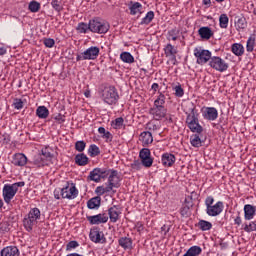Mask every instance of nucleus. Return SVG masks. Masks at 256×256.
I'll return each mask as SVG.
<instances>
[{
	"instance_id": "nucleus-1",
	"label": "nucleus",
	"mask_w": 256,
	"mask_h": 256,
	"mask_svg": "<svg viewBox=\"0 0 256 256\" xmlns=\"http://www.w3.org/2000/svg\"><path fill=\"white\" fill-rule=\"evenodd\" d=\"M184 113L186 115V126L191 131V133H197L201 135L203 133V126L199 123V110L193 102H187L184 108Z\"/></svg>"
},
{
	"instance_id": "nucleus-2",
	"label": "nucleus",
	"mask_w": 256,
	"mask_h": 256,
	"mask_svg": "<svg viewBox=\"0 0 256 256\" xmlns=\"http://www.w3.org/2000/svg\"><path fill=\"white\" fill-rule=\"evenodd\" d=\"M41 220V210L39 208H31L28 214L23 219L24 229L31 233L35 225Z\"/></svg>"
},
{
	"instance_id": "nucleus-3",
	"label": "nucleus",
	"mask_w": 256,
	"mask_h": 256,
	"mask_svg": "<svg viewBox=\"0 0 256 256\" xmlns=\"http://www.w3.org/2000/svg\"><path fill=\"white\" fill-rule=\"evenodd\" d=\"M215 198L213 196H208L205 199V205H206V214L209 217H218V215L223 213L224 205L223 202L218 201L215 204Z\"/></svg>"
},
{
	"instance_id": "nucleus-4",
	"label": "nucleus",
	"mask_w": 256,
	"mask_h": 256,
	"mask_svg": "<svg viewBox=\"0 0 256 256\" xmlns=\"http://www.w3.org/2000/svg\"><path fill=\"white\" fill-rule=\"evenodd\" d=\"M19 187H25V182H16L13 184H5L2 189V197L9 205L11 203V200L17 195V192L19 191Z\"/></svg>"
},
{
	"instance_id": "nucleus-5",
	"label": "nucleus",
	"mask_w": 256,
	"mask_h": 256,
	"mask_svg": "<svg viewBox=\"0 0 256 256\" xmlns=\"http://www.w3.org/2000/svg\"><path fill=\"white\" fill-rule=\"evenodd\" d=\"M101 99L106 105H115L119 101V93L114 86H107L101 92Z\"/></svg>"
},
{
	"instance_id": "nucleus-6",
	"label": "nucleus",
	"mask_w": 256,
	"mask_h": 256,
	"mask_svg": "<svg viewBox=\"0 0 256 256\" xmlns=\"http://www.w3.org/2000/svg\"><path fill=\"white\" fill-rule=\"evenodd\" d=\"M111 29L109 22L101 20L100 18H94L90 20L91 33H98V35H105Z\"/></svg>"
},
{
	"instance_id": "nucleus-7",
	"label": "nucleus",
	"mask_w": 256,
	"mask_h": 256,
	"mask_svg": "<svg viewBox=\"0 0 256 256\" xmlns=\"http://www.w3.org/2000/svg\"><path fill=\"white\" fill-rule=\"evenodd\" d=\"M99 53H101V49H99V47L90 46L76 56V61H95V59L99 57Z\"/></svg>"
},
{
	"instance_id": "nucleus-8",
	"label": "nucleus",
	"mask_w": 256,
	"mask_h": 256,
	"mask_svg": "<svg viewBox=\"0 0 256 256\" xmlns=\"http://www.w3.org/2000/svg\"><path fill=\"white\" fill-rule=\"evenodd\" d=\"M53 161V154L49 151V148H42L41 154L34 159V165L36 167H45L51 165Z\"/></svg>"
},
{
	"instance_id": "nucleus-9",
	"label": "nucleus",
	"mask_w": 256,
	"mask_h": 256,
	"mask_svg": "<svg viewBox=\"0 0 256 256\" xmlns=\"http://www.w3.org/2000/svg\"><path fill=\"white\" fill-rule=\"evenodd\" d=\"M62 199H77L79 195V190H77V186L73 182H66L65 186L60 190Z\"/></svg>"
},
{
	"instance_id": "nucleus-10",
	"label": "nucleus",
	"mask_w": 256,
	"mask_h": 256,
	"mask_svg": "<svg viewBox=\"0 0 256 256\" xmlns=\"http://www.w3.org/2000/svg\"><path fill=\"white\" fill-rule=\"evenodd\" d=\"M194 57L198 65H205L211 61V51L205 50L202 47L194 48Z\"/></svg>"
},
{
	"instance_id": "nucleus-11",
	"label": "nucleus",
	"mask_w": 256,
	"mask_h": 256,
	"mask_svg": "<svg viewBox=\"0 0 256 256\" xmlns=\"http://www.w3.org/2000/svg\"><path fill=\"white\" fill-rule=\"evenodd\" d=\"M209 65L212 69L218 71L219 73H225V71L229 69V64L219 56H213L209 61Z\"/></svg>"
},
{
	"instance_id": "nucleus-12",
	"label": "nucleus",
	"mask_w": 256,
	"mask_h": 256,
	"mask_svg": "<svg viewBox=\"0 0 256 256\" xmlns=\"http://www.w3.org/2000/svg\"><path fill=\"white\" fill-rule=\"evenodd\" d=\"M200 113L205 121H217L219 117V111L215 107L203 106Z\"/></svg>"
},
{
	"instance_id": "nucleus-13",
	"label": "nucleus",
	"mask_w": 256,
	"mask_h": 256,
	"mask_svg": "<svg viewBox=\"0 0 256 256\" xmlns=\"http://www.w3.org/2000/svg\"><path fill=\"white\" fill-rule=\"evenodd\" d=\"M109 177V172L105 168H94L92 171H90L88 179L90 181H94V183H99L101 179H107Z\"/></svg>"
},
{
	"instance_id": "nucleus-14",
	"label": "nucleus",
	"mask_w": 256,
	"mask_h": 256,
	"mask_svg": "<svg viewBox=\"0 0 256 256\" xmlns=\"http://www.w3.org/2000/svg\"><path fill=\"white\" fill-rule=\"evenodd\" d=\"M120 183L119 172L117 170H108V187L113 191V189L120 187Z\"/></svg>"
},
{
	"instance_id": "nucleus-15",
	"label": "nucleus",
	"mask_w": 256,
	"mask_h": 256,
	"mask_svg": "<svg viewBox=\"0 0 256 256\" xmlns=\"http://www.w3.org/2000/svg\"><path fill=\"white\" fill-rule=\"evenodd\" d=\"M89 238L92 243H105L107 241L105 234L99 227H94L90 230Z\"/></svg>"
},
{
	"instance_id": "nucleus-16",
	"label": "nucleus",
	"mask_w": 256,
	"mask_h": 256,
	"mask_svg": "<svg viewBox=\"0 0 256 256\" xmlns=\"http://www.w3.org/2000/svg\"><path fill=\"white\" fill-rule=\"evenodd\" d=\"M139 157L141 159L143 167H152L153 158H151V150L149 148H143L139 152Z\"/></svg>"
},
{
	"instance_id": "nucleus-17",
	"label": "nucleus",
	"mask_w": 256,
	"mask_h": 256,
	"mask_svg": "<svg viewBox=\"0 0 256 256\" xmlns=\"http://www.w3.org/2000/svg\"><path fill=\"white\" fill-rule=\"evenodd\" d=\"M149 113L155 121H161L167 115V109L165 107L153 106L150 108Z\"/></svg>"
},
{
	"instance_id": "nucleus-18",
	"label": "nucleus",
	"mask_w": 256,
	"mask_h": 256,
	"mask_svg": "<svg viewBox=\"0 0 256 256\" xmlns=\"http://www.w3.org/2000/svg\"><path fill=\"white\" fill-rule=\"evenodd\" d=\"M87 221H89L90 225H101L109 221V216H107L105 213L87 216Z\"/></svg>"
},
{
	"instance_id": "nucleus-19",
	"label": "nucleus",
	"mask_w": 256,
	"mask_h": 256,
	"mask_svg": "<svg viewBox=\"0 0 256 256\" xmlns=\"http://www.w3.org/2000/svg\"><path fill=\"white\" fill-rule=\"evenodd\" d=\"M12 164L15 167H25L27 165V156L23 153H16L12 156Z\"/></svg>"
},
{
	"instance_id": "nucleus-20",
	"label": "nucleus",
	"mask_w": 256,
	"mask_h": 256,
	"mask_svg": "<svg viewBox=\"0 0 256 256\" xmlns=\"http://www.w3.org/2000/svg\"><path fill=\"white\" fill-rule=\"evenodd\" d=\"M128 9L130 11V15H138V17H141V15H143L142 3L131 1L128 4Z\"/></svg>"
},
{
	"instance_id": "nucleus-21",
	"label": "nucleus",
	"mask_w": 256,
	"mask_h": 256,
	"mask_svg": "<svg viewBox=\"0 0 256 256\" xmlns=\"http://www.w3.org/2000/svg\"><path fill=\"white\" fill-rule=\"evenodd\" d=\"M108 215L111 223H117L119 221V216L121 215V208L119 206H112L108 210Z\"/></svg>"
},
{
	"instance_id": "nucleus-22",
	"label": "nucleus",
	"mask_w": 256,
	"mask_h": 256,
	"mask_svg": "<svg viewBox=\"0 0 256 256\" xmlns=\"http://www.w3.org/2000/svg\"><path fill=\"white\" fill-rule=\"evenodd\" d=\"M161 161L164 167H173V165H175L176 158L175 155L171 153H164L162 154Z\"/></svg>"
},
{
	"instance_id": "nucleus-23",
	"label": "nucleus",
	"mask_w": 256,
	"mask_h": 256,
	"mask_svg": "<svg viewBox=\"0 0 256 256\" xmlns=\"http://www.w3.org/2000/svg\"><path fill=\"white\" fill-rule=\"evenodd\" d=\"M166 57H169L170 61H177V48L172 44H167L164 48Z\"/></svg>"
},
{
	"instance_id": "nucleus-24",
	"label": "nucleus",
	"mask_w": 256,
	"mask_h": 256,
	"mask_svg": "<svg viewBox=\"0 0 256 256\" xmlns=\"http://www.w3.org/2000/svg\"><path fill=\"white\" fill-rule=\"evenodd\" d=\"M256 213V207L251 204H246L244 206V219L246 221H251L254 219Z\"/></svg>"
},
{
	"instance_id": "nucleus-25",
	"label": "nucleus",
	"mask_w": 256,
	"mask_h": 256,
	"mask_svg": "<svg viewBox=\"0 0 256 256\" xmlns=\"http://www.w3.org/2000/svg\"><path fill=\"white\" fill-rule=\"evenodd\" d=\"M1 256H19V248L17 246H6L4 247L1 252Z\"/></svg>"
},
{
	"instance_id": "nucleus-26",
	"label": "nucleus",
	"mask_w": 256,
	"mask_h": 256,
	"mask_svg": "<svg viewBox=\"0 0 256 256\" xmlns=\"http://www.w3.org/2000/svg\"><path fill=\"white\" fill-rule=\"evenodd\" d=\"M118 244L124 251H131V249H133V240L129 237H121L118 240Z\"/></svg>"
},
{
	"instance_id": "nucleus-27",
	"label": "nucleus",
	"mask_w": 256,
	"mask_h": 256,
	"mask_svg": "<svg viewBox=\"0 0 256 256\" xmlns=\"http://www.w3.org/2000/svg\"><path fill=\"white\" fill-rule=\"evenodd\" d=\"M140 141L143 147H147V145H151L153 143V134L149 131H144L140 134Z\"/></svg>"
},
{
	"instance_id": "nucleus-28",
	"label": "nucleus",
	"mask_w": 256,
	"mask_h": 256,
	"mask_svg": "<svg viewBox=\"0 0 256 256\" xmlns=\"http://www.w3.org/2000/svg\"><path fill=\"white\" fill-rule=\"evenodd\" d=\"M75 163L79 167H85L89 163V157L85 153H80L75 156Z\"/></svg>"
},
{
	"instance_id": "nucleus-29",
	"label": "nucleus",
	"mask_w": 256,
	"mask_h": 256,
	"mask_svg": "<svg viewBox=\"0 0 256 256\" xmlns=\"http://www.w3.org/2000/svg\"><path fill=\"white\" fill-rule=\"evenodd\" d=\"M198 34L200 35L201 39L209 40L210 37H213V30L209 27H201L198 30Z\"/></svg>"
},
{
	"instance_id": "nucleus-30",
	"label": "nucleus",
	"mask_w": 256,
	"mask_h": 256,
	"mask_svg": "<svg viewBox=\"0 0 256 256\" xmlns=\"http://www.w3.org/2000/svg\"><path fill=\"white\" fill-rule=\"evenodd\" d=\"M76 31L81 34H86L88 33V31H91V20L89 21L88 24L85 22L78 23L76 27Z\"/></svg>"
},
{
	"instance_id": "nucleus-31",
	"label": "nucleus",
	"mask_w": 256,
	"mask_h": 256,
	"mask_svg": "<svg viewBox=\"0 0 256 256\" xmlns=\"http://www.w3.org/2000/svg\"><path fill=\"white\" fill-rule=\"evenodd\" d=\"M231 49L232 53H234L236 57H241L245 53V47H243L240 43H234Z\"/></svg>"
},
{
	"instance_id": "nucleus-32",
	"label": "nucleus",
	"mask_w": 256,
	"mask_h": 256,
	"mask_svg": "<svg viewBox=\"0 0 256 256\" xmlns=\"http://www.w3.org/2000/svg\"><path fill=\"white\" fill-rule=\"evenodd\" d=\"M36 115L39 119H47V117H49V109L45 106H39L36 109Z\"/></svg>"
},
{
	"instance_id": "nucleus-33",
	"label": "nucleus",
	"mask_w": 256,
	"mask_h": 256,
	"mask_svg": "<svg viewBox=\"0 0 256 256\" xmlns=\"http://www.w3.org/2000/svg\"><path fill=\"white\" fill-rule=\"evenodd\" d=\"M120 59L123 63H128V65L135 63V57H133L129 52H122L120 54Z\"/></svg>"
},
{
	"instance_id": "nucleus-34",
	"label": "nucleus",
	"mask_w": 256,
	"mask_h": 256,
	"mask_svg": "<svg viewBox=\"0 0 256 256\" xmlns=\"http://www.w3.org/2000/svg\"><path fill=\"white\" fill-rule=\"evenodd\" d=\"M198 228L200 231H211L213 224L207 220H199Z\"/></svg>"
},
{
	"instance_id": "nucleus-35",
	"label": "nucleus",
	"mask_w": 256,
	"mask_h": 256,
	"mask_svg": "<svg viewBox=\"0 0 256 256\" xmlns=\"http://www.w3.org/2000/svg\"><path fill=\"white\" fill-rule=\"evenodd\" d=\"M101 205V198L100 197H94L90 199L87 203L88 209H97Z\"/></svg>"
},
{
	"instance_id": "nucleus-36",
	"label": "nucleus",
	"mask_w": 256,
	"mask_h": 256,
	"mask_svg": "<svg viewBox=\"0 0 256 256\" xmlns=\"http://www.w3.org/2000/svg\"><path fill=\"white\" fill-rule=\"evenodd\" d=\"M153 19H155V12L149 11L145 15V17L142 18L140 25H149V23H151V21H153Z\"/></svg>"
},
{
	"instance_id": "nucleus-37",
	"label": "nucleus",
	"mask_w": 256,
	"mask_h": 256,
	"mask_svg": "<svg viewBox=\"0 0 256 256\" xmlns=\"http://www.w3.org/2000/svg\"><path fill=\"white\" fill-rule=\"evenodd\" d=\"M166 99L165 94L160 92L158 97L154 100V107H165Z\"/></svg>"
},
{
	"instance_id": "nucleus-38",
	"label": "nucleus",
	"mask_w": 256,
	"mask_h": 256,
	"mask_svg": "<svg viewBox=\"0 0 256 256\" xmlns=\"http://www.w3.org/2000/svg\"><path fill=\"white\" fill-rule=\"evenodd\" d=\"M220 29H227L229 27V16L227 14H221L219 17Z\"/></svg>"
},
{
	"instance_id": "nucleus-39",
	"label": "nucleus",
	"mask_w": 256,
	"mask_h": 256,
	"mask_svg": "<svg viewBox=\"0 0 256 256\" xmlns=\"http://www.w3.org/2000/svg\"><path fill=\"white\" fill-rule=\"evenodd\" d=\"M28 9L31 13H38V11L41 9V3L32 0L29 4H28Z\"/></svg>"
},
{
	"instance_id": "nucleus-40",
	"label": "nucleus",
	"mask_w": 256,
	"mask_h": 256,
	"mask_svg": "<svg viewBox=\"0 0 256 256\" xmlns=\"http://www.w3.org/2000/svg\"><path fill=\"white\" fill-rule=\"evenodd\" d=\"M179 39V30L174 28L168 31L167 40L168 41H177Z\"/></svg>"
},
{
	"instance_id": "nucleus-41",
	"label": "nucleus",
	"mask_w": 256,
	"mask_h": 256,
	"mask_svg": "<svg viewBox=\"0 0 256 256\" xmlns=\"http://www.w3.org/2000/svg\"><path fill=\"white\" fill-rule=\"evenodd\" d=\"M173 91H174V95L175 97H183V95H185V90L183 89V86H181V83H177V85L173 86Z\"/></svg>"
},
{
	"instance_id": "nucleus-42",
	"label": "nucleus",
	"mask_w": 256,
	"mask_h": 256,
	"mask_svg": "<svg viewBox=\"0 0 256 256\" xmlns=\"http://www.w3.org/2000/svg\"><path fill=\"white\" fill-rule=\"evenodd\" d=\"M247 27V20L242 17V18H238V20L235 22V28L237 29V31H243V29H245Z\"/></svg>"
},
{
	"instance_id": "nucleus-43",
	"label": "nucleus",
	"mask_w": 256,
	"mask_h": 256,
	"mask_svg": "<svg viewBox=\"0 0 256 256\" xmlns=\"http://www.w3.org/2000/svg\"><path fill=\"white\" fill-rule=\"evenodd\" d=\"M190 143L192 147H201V137H199V134H194L190 137Z\"/></svg>"
},
{
	"instance_id": "nucleus-44",
	"label": "nucleus",
	"mask_w": 256,
	"mask_h": 256,
	"mask_svg": "<svg viewBox=\"0 0 256 256\" xmlns=\"http://www.w3.org/2000/svg\"><path fill=\"white\" fill-rule=\"evenodd\" d=\"M99 153H101V150L98 148L97 145L92 144L89 146L88 155H90V157H97Z\"/></svg>"
},
{
	"instance_id": "nucleus-45",
	"label": "nucleus",
	"mask_w": 256,
	"mask_h": 256,
	"mask_svg": "<svg viewBox=\"0 0 256 256\" xmlns=\"http://www.w3.org/2000/svg\"><path fill=\"white\" fill-rule=\"evenodd\" d=\"M111 188H109V186H98L95 189V193L98 194L99 197H101V195H105V193H111Z\"/></svg>"
},
{
	"instance_id": "nucleus-46",
	"label": "nucleus",
	"mask_w": 256,
	"mask_h": 256,
	"mask_svg": "<svg viewBox=\"0 0 256 256\" xmlns=\"http://www.w3.org/2000/svg\"><path fill=\"white\" fill-rule=\"evenodd\" d=\"M244 231L246 233H253V231L256 232V221H251L249 224H245Z\"/></svg>"
},
{
	"instance_id": "nucleus-47",
	"label": "nucleus",
	"mask_w": 256,
	"mask_h": 256,
	"mask_svg": "<svg viewBox=\"0 0 256 256\" xmlns=\"http://www.w3.org/2000/svg\"><path fill=\"white\" fill-rule=\"evenodd\" d=\"M51 5L52 8L57 11V13H61V11H63V6L59 0H52Z\"/></svg>"
},
{
	"instance_id": "nucleus-48",
	"label": "nucleus",
	"mask_w": 256,
	"mask_h": 256,
	"mask_svg": "<svg viewBox=\"0 0 256 256\" xmlns=\"http://www.w3.org/2000/svg\"><path fill=\"white\" fill-rule=\"evenodd\" d=\"M85 147H87V144L85 143V141H77L75 143V149L79 153H83V151H85Z\"/></svg>"
},
{
	"instance_id": "nucleus-49",
	"label": "nucleus",
	"mask_w": 256,
	"mask_h": 256,
	"mask_svg": "<svg viewBox=\"0 0 256 256\" xmlns=\"http://www.w3.org/2000/svg\"><path fill=\"white\" fill-rule=\"evenodd\" d=\"M130 167H131L132 171H141V169L143 167V162L136 160L130 165Z\"/></svg>"
},
{
	"instance_id": "nucleus-50",
	"label": "nucleus",
	"mask_w": 256,
	"mask_h": 256,
	"mask_svg": "<svg viewBox=\"0 0 256 256\" xmlns=\"http://www.w3.org/2000/svg\"><path fill=\"white\" fill-rule=\"evenodd\" d=\"M10 229L11 228H10L9 222L2 221L0 223V231H1V233H9Z\"/></svg>"
},
{
	"instance_id": "nucleus-51",
	"label": "nucleus",
	"mask_w": 256,
	"mask_h": 256,
	"mask_svg": "<svg viewBox=\"0 0 256 256\" xmlns=\"http://www.w3.org/2000/svg\"><path fill=\"white\" fill-rule=\"evenodd\" d=\"M123 123H124V120H123L122 117L116 118V119L113 121V127H114V129H121V127H123Z\"/></svg>"
},
{
	"instance_id": "nucleus-52",
	"label": "nucleus",
	"mask_w": 256,
	"mask_h": 256,
	"mask_svg": "<svg viewBox=\"0 0 256 256\" xmlns=\"http://www.w3.org/2000/svg\"><path fill=\"white\" fill-rule=\"evenodd\" d=\"M146 129H148V131H157V129H159V125L153 121H150L146 124Z\"/></svg>"
},
{
	"instance_id": "nucleus-53",
	"label": "nucleus",
	"mask_w": 256,
	"mask_h": 256,
	"mask_svg": "<svg viewBox=\"0 0 256 256\" xmlns=\"http://www.w3.org/2000/svg\"><path fill=\"white\" fill-rule=\"evenodd\" d=\"M255 49V41L253 39H248L246 44V50L251 53Z\"/></svg>"
},
{
	"instance_id": "nucleus-54",
	"label": "nucleus",
	"mask_w": 256,
	"mask_h": 256,
	"mask_svg": "<svg viewBox=\"0 0 256 256\" xmlns=\"http://www.w3.org/2000/svg\"><path fill=\"white\" fill-rule=\"evenodd\" d=\"M189 211H190V208L187 205H183L180 208V214L182 217H189Z\"/></svg>"
},
{
	"instance_id": "nucleus-55",
	"label": "nucleus",
	"mask_w": 256,
	"mask_h": 256,
	"mask_svg": "<svg viewBox=\"0 0 256 256\" xmlns=\"http://www.w3.org/2000/svg\"><path fill=\"white\" fill-rule=\"evenodd\" d=\"M77 247H79V242L73 240L66 245V250L71 251V249H77Z\"/></svg>"
},
{
	"instance_id": "nucleus-56",
	"label": "nucleus",
	"mask_w": 256,
	"mask_h": 256,
	"mask_svg": "<svg viewBox=\"0 0 256 256\" xmlns=\"http://www.w3.org/2000/svg\"><path fill=\"white\" fill-rule=\"evenodd\" d=\"M44 45L45 47H48L49 49H51V47L55 45V40L53 38H46L44 40Z\"/></svg>"
},
{
	"instance_id": "nucleus-57",
	"label": "nucleus",
	"mask_w": 256,
	"mask_h": 256,
	"mask_svg": "<svg viewBox=\"0 0 256 256\" xmlns=\"http://www.w3.org/2000/svg\"><path fill=\"white\" fill-rule=\"evenodd\" d=\"M22 107H23V100L22 99H16L14 101V108L19 110Z\"/></svg>"
},
{
	"instance_id": "nucleus-58",
	"label": "nucleus",
	"mask_w": 256,
	"mask_h": 256,
	"mask_svg": "<svg viewBox=\"0 0 256 256\" xmlns=\"http://www.w3.org/2000/svg\"><path fill=\"white\" fill-rule=\"evenodd\" d=\"M102 139H105L106 141H113V134H111L109 131H106V133L102 135Z\"/></svg>"
},
{
	"instance_id": "nucleus-59",
	"label": "nucleus",
	"mask_w": 256,
	"mask_h": 256,
	"mask_svg": "<svg viewBox=\"0 0 256 256\" xmlns=\"http://www.w3.org/2000/svg\"><path fill=\"white\" fill-rule=\"evenodd\" d=\"M55 121H58V123H65V116L58 114L57 116H55Z\"/></svg>"
},
{
	"instance_id": "nucleus-60",
	"label": "nucleus",
	"mask_w": 256,
	"mask_h": 256,
	"mask_svg": "<svg viewBox=\"0 0 256 256\" xmlns=\"http://www.w3.org/2000/svg\"><path fill=\"white\" fill-rule=\"evenodd\" d=\"M241 223H242V220H241V216H236V218L234 219V224L235 225H241Z\"/></svg>"
},
{
	"instance_id": "nucleus-61",
	"label": "nucleus",
	"mask_w": 256,
	"mask_h": 256,
	"mask_svg": "<svg viewBox=\"0 0 256 256\" xmlns=\"http://www.w3.org/2000/svg\"><path fill=\"white\" fill-rule=\"evenodd\" d=\"M54 198L57 200L61 199V191L54 190Z\"/></svg>"
},
{
	"instance_id": "nucleus-62",
	"label": "nucleus",
	"mask_w": 256,
	"mask_h": 256,
	"mask_svg": "<svg viewBox=\"0 0 256 256\" xmlns=\"http://www.w3.org/2000/svg\"><path fill=\"white\" fill-rule=\"evenodd\" d=\"M3 55H7V48L0 47V57H2Z\"/></svg>"
},
{
	"instance_id": "nucleus-63",
	"label": "nucleus",
	"mask_w": 256,
	"mask_h": 256,
	"mask_svg": "<svg viewBox=\"0 0 256 256\" xmlns=\"http://www.w3.org/2000/svg\"><path fill=\"white\" fill-rule=\"evenodd\" d=\"M98 133H99L100 135H104V134L107 133V130H105V127H99V128H98Z\"/></svg>"
},
{
	"instance_id": "nucleus-64",
	"label": "nucleus",
	"mask_w": 256,
	"mask_h": 256,
	"mask_svg": "<svg viewBox=\"0 0 256 256\" xmlns=\"http://www.w3.org/2000/svg\"><path fill=\"white\" fill-rule=\"evenodd\" d=\"M151 89L153 91H157V89H159V84L158 83H153L152 86H151Z\"/></svg>"
}]
</instances>
